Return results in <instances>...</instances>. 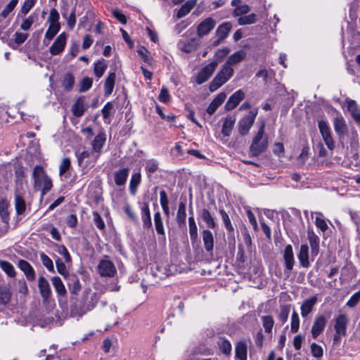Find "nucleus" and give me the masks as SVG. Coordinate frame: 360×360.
<instances>
[{"instance_id": "obj_51", "label": "nucleus", "mask_w": 360, "mask_h": 360, "mask_svg": "<svg viewBox=\"0 0 360 360\" xmlns=\"http://www.w3.org/2000/svg\"><path fill=\"white\" fill-rule=\"evenodd\" d=\"M300 327V318L298 314L294 311L291 316L290 330L292 333H297Z\"/></svg>"}, {"instance_id": "obj_15", "label": "nucleus", "mask_w": 360, "mask_h": 360, "mask_svg": "<svg viewBox=\"0 0 360 360\" xmlns=\"http://www.w3.org/2000/svg\"><path fill=\"white\" fill-rule=\"evenodd\" d=\"M10 206L9 202L6 199L0 200V218L1 221L5 224L6 231L8 228L10 214L8 212V207Z\"/></svg>"}, {"instance_id": "obj_26", "label": "nucleus", "mask_w": 360, "mask_h": 360, "mask_svg": "<svg viewBox=\"0 0 360 360\" xmlns=\"http://www.w3.org/2000/svg\"><path fill=\"white\" fill-rule=\"evenodd\" d=\"M141 219L144 228L150 229L152 227L150 212L147 203H144L141 207Z\"/></svg>"}, {"instance_id": "obj_53", "label": "nucleus", "mask_w": 360, "mask_h": 360, "mask_svg": "<svg viewBox=\"0 0 360 360\" xmlns=\"http://www.w3.org/2000/svg\"><path fill=\"white\" fill-rule=\"evenodd\" d=\"M219 213L221 216L222 220L224 223L226 230L229 232H233L234 229L231 224V220L229 219L228 214L224 210H220Z\"/></svg>"}, {"instance_id": "obj_14", "label": "nucleus", "mask_w": 360, "mask_h": 360, "mask_svg": "<svg viewBox=\"0 0 360 360\" xmlns=\"http://www.w3.org/2000/svg\"><path fill=\"white\" fill-rule=\"evenodd\" d=\"M38 286L44 302H47L51 295V289L49 281L43 276L39 278Z\"/></svg>"}, {"instance_id": "obj_43", "label": "nucleus", "mask_w": 360, "mask_h": 360, "mask_svg": "<svg viewBox=\"0 0 360 360\" xmlns=\"http://www.w3.org/2000/svg\"><path fill=\"white\" fill-rule=\"evenodd\" d=\"M0 267L10 277H14L15 271L11 263L7 261H0Z\"/></svg>"}, {"instance_id": "obj_12", "label": "nucleus", "mask_w": 360, "mask_h": 360, "mask_svg": "<svg viewBox=\"0 0 360 360\" xmlns=\"http://www.w3.org/2000/svg\"><path fill=\"white\" fill-rule=\"evenodd\" d=\"M67 36L65 33H61L50 46L49 51L52 56L60 54L65 49L66 44Z\"/></svg>"}, {"instance_id": "obj_36", "label": "nucleus", "mask_w": 360, "mask_h": 360, "mask_svg": "<svg viewBox=\"0 0 360 360\" xmlns=\"http://www.w3.org/2000/svg\"><path fill=\"white\" fill-rule=\"evenodd\" d=\"M346 102L347 110L351 113L352 118L355 119L360 116V108L356 101L354 100L348 99Z\"/></svg>"}, {"instance_id": "obj_18", "label": "nucleus", "mask_w": 360, "mask_h": 360, "mask_svg": "<svg viewBox=\"0 0 360 360\" xmlns=\"http://www.w3.org/2000/svg\"><path fill=\"white\" fill-rule=\"evenodd\" d=\"M105 134L103 132H100L95 136L92 142L93 151L97 153L95 159H97L99 157L101 149L105 142Z\"/></svg>"}, {"instance_id": "obj_16", "label": "nucleus", "mask_w": 360, "mask_h": 360, "mask_svg": "<svg viewBox=\"0 0 360 360\" xmlns=\"http://www.w3.org/2000/svg\"><path fill=\"white\" fill-rule=\"evenodd\" d=\"M231 28H232V25L229 22H224L217 27V29L216 30V35L218 37V39L214 43L215 45H218L221 41H223L228 36Z\"/></svg>"}, {"instance_id": "obj_48", "label": "nucleus", "mask_w": 360, "mask_h": 360, "mask_svg": "<svg viewBox=\"0 0 360 360\" xmlns=\"http://www.w3.org/2000/svg\"><path fill=\"white\" fill-rule=\"evenodd\" d=\"M18 3V0H11L10 2L4 7L0 15L6 18L9 13L15 8Z\"/></svg>"}, {"instance_id": "obj_1", "label": "nucleus", "mask_w": 360, "mask_h": 360, "mask_svg": "<svg viewBox=\"0 0 360 360\" xmlns=\"http://www.w3.org/2000/svg\"><path fill=\"white\" fill-rule=\"evenodd\" d=\"M34 179V188L41 192V196H44L49 192L52 186V180L47 175L44 169L41 166L34 167L32 172Z\"/></svg>"}, {"instance_id": "obj_63", "label": "nucleus", "mask_w": 360, "mask_h": 360, "mask_svg": "<svg viewBox=\"0 0 360 360\" xmlns=\"http://www.w3.org/2000/svg\"><path fill=\"white\" fill-rule=\"evenodd\" d=\"M93 215H94V221L96 227L101 230L104 229L105 227V223H104L103 220L102 219L101 215L97 212H94Z\"/></svg>"}, {"instance_id": "obj_38", "label": "nucleus", "mask_w": 360, "mask_h": 360, "mask_svg": "<svg viewBox=\"0 0 360 360\" xmlns=\"http://www.w3.org/2000/svg\"><path fill=\"white\" fill-rule=\"evenodd\" d=\"M189 234L192 241H195L198 238V227L193 216L188 218Z\"/></svg>"}, {"instance_id": "obj_37", "label": "nucleus", "mask_w": 360, "mask_h": 360, "mask_svg": "<svg viewBox=\"0 0 360 360\" xmlns=\"http://www.w3.org/2000/svg\"><path fill=\"white\" fill-rule=\"evenodd\" d=\"M307 236L311 248V252L317 254L319 250V238L313 231H309Z\"/></svg>"}, {"instance_id": "obj_64", "label": "nucleus", "mask_w": 360, "mask_h": 360, "mask_svg": "<svg viewBox=\"0 0 360 360\" xmlns=\"http://www.w3.org/2000/svg\"><path fill=\"white\" fill-rule=\"evenodd\" d=\"M360 300V290L354 293L347 302V306L354 307Z\"/></svg>"}, {"instance_id": "obj_41", "label": "nucleus", "mask_w": 360, "mask_h": 360, "mask_svg": "<svg viewBox=\"0 0 360 360\" xmlns=\"http://www.w3.org/2000/svg\"><path fill=\"white\" fill-rule=\"evenodd\" d=\"M262 326L266 333H271L274 325V321L271 316H262L261 317Z\"/></svg>"}, {"instance_id": "obj_61", "label": "nucleus", "mask_w": 360, "mask_h": 360, "mask_svg": "<svg viewBox=\"0 0 360 360\" xmlns=\"http://www.w3.org/2000/svg\"><path fill=\"white\" fill-rule=\"evenodd\" d=\"M58 20H59V13H58V12L55 8L51 9L50 13H49V18H48V22L51 25H53V24H60L58 22Z\"/></svg>"}, {"instance_id": "obj_25", "label": "nucleus", "mask_w": 360, "mask_h": 360, "mask_svg": "<svg viewBox=\"0 0 360 360\" xmlns=\"http://www.w3.org/2000/svg\"><path fill=\"white\" fill-rule=\"evenodd\" d=\"M202 237L206 251H212L214 248V237L212 232L208 229H205L202 232Z\"/></svg>"}, {"instance_id": "obj_59", "label": "nucleus", "mask_w": 360, "mask_h": 360, "mask_svg": "<svg viewBox=\"0 0 360 360\" xmlns=\"http://www.w3.org/2000/svg\"><path fill=\"white\" fill-rule=\"evenodd\" d=\"M311 352L313 356L316 358H321L323 356V352L322 347L316 343H312L311 345Z\"/></svg>"}, {"instance_id": "obj_10", "label": "nucleus", "mask_w": 360, "mask_h": 360, "mask_svg": "<svg viewBox=\"0 0 360 360\" xmlns=\"http://www.w3.org/2000/svg\"><path fill=\"white\" fill-rule=\"evenodd\" d=\"M96 295L95 293H92L90 290L85 291L84 292L83 305L82 312L79 313V316L86 313L87 311L93 309L96 304Z\"/></svg>"}, {"instance_id": "obj_35", "label": "nucleus", "mask_w": 360, "mask_h": 360, "mask_svg": "<svg viewBox=\"0 0 360 360\" xmlns=\"http://www.w3.org/2000/svg\"><path fill=\"white\" fill-rule=\"evenodd\" d=\"M53 285L56 292L60 296H64L66 294L65 288L62 282V280L58 276H54L51 278Z\"/></svg>"}, {"instance_id": "obj_33", "label": "nucleus", "mask_w": 360, "mask_h": 360, "mask_svg": "<svg viewBox=\"0 0 360 360\" xmlns=\"http://www.w3.org/2000/svg\"><path fill=\"white\" fill-rule=\"evenodd\" d=\"M248 346L244 342H239L236 346V356L240 360H247Z\"/></svg>"}, {"instance_id": "obj_5", "label": "nucleus", "mask_w": 360, "mask_h": 360, "mask_svg": "<svg viewBox=\"0 0 360 360\" xmlns=\"http://www.w3.org/2000/svg\"><path fill=\"white\" fill-rule=\"evenodd\" d=\"M348 321V318L345 314H339L336 317L334 326L335 330V334L333 338L334 342H338L340 337L346 335Z\"/></svg>"}, {"instance_id": "obj_3", "label": "nucleus", "mask_w": 360, "mask_h": 360, "mask_svg": "<svg viewBox=\"0 0 360 360\" xmlns=\"http://www.w3.org/2000/svg\"><path fill=\"white\" fill-rule=\"evenodd\" d=\"M234 70L224 64L210 84V90L214 91L225 84L233 76Z\"/></svg>"}, {"instance_id": "obj_56", "label": "nucleus", "mask_w": 360, "mask_h": 360, "mask_svg": "<svg viewBox=\"0 0 360 360\" xmlns=\"http://www.w3.org/2000/svg\"><path fill=\"white\" fill-rule=\"evenodd\" d=\"M93 80L91 78L85 77L82 79L79 85V92H85L90 89L92 86Z\"/></svg>"}, {"instance_id": "obj_60", "label": "nucleus", "mask_w": 360, "mask_h": 360, "mask_svg": "<svg viewBox=\"0 0 360 360\" xmlns=\"http://www.w3.org/2000/svg\"><path fill=\"white\" fill-rule=\"evenodd\" d=\"M249 6L246 4L237 6L233 12V16H239L247 13L249 11Z\"/></svg>"}, {"instance_id": "obj_29", "label": "nucleus", "mask_w": 360, "mask_h": 360, "mask_svg": "<svg viewBox=\"0 0 360 360\" xmlns=\"http://www.w3.org/2000/svg\"><path fill=\"white\" fill-rule=\"evenodd\" d=\"M245 56L246 53L244 51H238L229 57L225 64L231 67L232 65H236L242 61Z\"/></svg>"}, {"instance_id": "obj_49", "label": "nucleus", "mask_w": 360, "mask_h": 360, "mask_svg": "<svg viewBox=\"0 0 360 360\" xmlns=\"http://www.w3.org/2000/svg\"><path fill=\"white\" fill-rule=\"evenodd\" d=\"M256 22V15L255 14H250L240 17L238 19V23L240 25H251Z\"/></svg>"}, {"instance_id": "obj_28", "label": "nucleus", "mask_w": 360, "mask_h": 360, "mask_svg": "<svg viewBox=\"0 0 360 360\" xmlns=\"http://www.w3.org/2000/svg\"><path fill=\"white\" fill-rule=\"evenodd\" d=\"M196 0H188L181 6L176 13L178 18H181L186 15L191 9L195 6Z\"/></svg>"}, {"instance_id": "obj_46", "label": "nucleus", "mask_w": 360, "mask_h": 360, "mask_svg": "<svg viewBox=\"0 0 360 360\" xmlns=\"http://www.w3.org/2000/svg\"><path fill=\"white\" fill-rule=\"evenodd\" d=\"M316 214L318 216L315 218V224L318 229H319L321 231L325 232L328 229V224L326 221L320 217L323 216V214L321 212H316Z\"/></svg>"}, {"instance_id": "obj_45", "label": "nucleus", "mask_w": 360, "mask_h": 360, "mask_svg": "<svg viewBox=\"0 0 360 360\" xmlns=\"http://www.w3.org/2000/svg\"><path fill=\"white\" fill-rule=\"evenodd\" d=\"M11 293L8 288H0V303L6 305L11 300Z\"/></svg>"}, {"instance_id": "obj_11", "label": "nucleus", "mask_w": 360, "mask_h": 360, "mask_svg": "<svg viewBox=\"0 0 360 360\" xmlns=\"http://www.w3.org/2000/svg\"><path fill=\"white\" fill-rule=\"evenodd\" d=\"M216 25V21L212 18H207L202 21L198 26L197 34L202 37L208 34Z\"/></svg>"}, {"instance_id": "obj_17", "label": "nucleus", "mask_w": 360, "mask_h": 360, "mask_svg": "<svg viewBox=\"0 0 360 360\" xmlns=\"http://www.w3.org/2000/svg\"><path fill=\"white\" fill-rule=\"evenodd\" d=\"M283 259L285 268L289 271H292L295 264V258L292 251V247L291 245H288L285 246L283 253Z\"/></svg>"}, {"instance_id": "obj_52", "label": "nucleus", "mask_w": 360, "mask_h": 360, "mask_svg": "<svg viewBox=\"0 0 360 360\" xmlns=\"http://www.w3.org/2000/svg\"><path fill=\"white\" fill-rule=\"evenodd\" d=\"M141 182V174L135 173L131 176L130 181V190L131 193H135L137 186Z\"/></svg>"}, {"instance_id": "obj_50", "label": "nucleus", "mask_w": 360, "mask_h": 360, "mask_svg": "<svg viewBox=\"0 0 360 360\" xmlns=\"http://www.w3.org/2000/svg\"><path fill=\"white\" fill-rule=\"evenodd\" d=\"M218 345L224 354H229L231 353V345L227 340L220 338L218 341Z\"/></svg>"}, {"instance_id": "obj_40", "label": "nucleus", "mask_w": 360, "mask_h": 360, "mask_svg": "<svg viewBox=\"0 0 360 360\" xmlns=\"http://www.w3.org/2000/svg\"><path fill=\"white\" fill-rule=\"evenodd\" d=\"M160 205L162 207L163 212L166 217H169L170 214L169 207V200L167 195V193L165 191H161L160 193Z\"/></svg>"}, {"instance_id": "obj_58", "label": "nucleus", "mask_w": 360, "mask_h": 360, "mask_svg": "<svg viewBox=\"0 0 360 360\" xmlns=\"http://www.w3.org/2000/svg\"><path fill=\"white\" fill-rule=\"evenodd\" d=\"M69 290L72 294L77 295L81 290V284L78 278H75L72 280L69 284Z\"/></svg>"}, {"instance_id": "obj_54", "label": "nucleus", "mask_w": 360, "mask_h": 360, "mask_svg": "<svg viewBox=\"0 0 360 360\" xmlns=\"http://www.w3.org/2000/svg\"><path fill=\"white\" fill-rule=\"evenodd\" d=\"M75 79L72 74L68 73L63 80V86L68 91L70 90L74 84Z\"/></svg>"}, {"instance_id": "obj_30", "label": "nucleus", "mask_w": 360, "mask_h": 360, "mask_svg": "<svg viewBox=\"0 0 360 360\" xmlns=\"http://www.w3.org/2000/svg\"><path fill=\"white\" fill-rule=\"evenodd\" d=\"M115 73L111 72L108 75V77L106 78L104 84V90L105 96H110L112 94L115 86Z\"/></svg>"}, {"instance_id": "obj_34", "label": "nucleus", "mask_w": 360, "mask_h": 360, "mask_svg": "<svg viewBox=\"0 0 360 360\" xmlns=\"http://www.w3.org/2000/svg\"><path fill=\"white\" fill-rule=\"evenodd\" d=\"M201 217L203 219V221L206 223L207 227L210 229L216 228L217 223L208 210L203 209L202 210Z\"/></svg>"}, {"instance_id": "obj_8", "label": "nucleus", "mask_w": 360, "mask_h": 360, "mask_svg": "<svg viewBox=\"0 0 360 360\" xmlns=\"http://www.w3.org/2000/svg\"><path fill=\"white\" fill-rule=\"evenodd\" d=\"M97 269L101 276L112 277L116 274L115 266L110 260H101Z\"/></svg>"}, {"instance_id": "obj_19", "label": "nucleus", "mask_w": 360, "mask_h": 360, "mask_svg": "<svg viewBox=\"0 0 360 360\" xmlns=\"http://www.w3.org/2000/svg\"><path fill=\"white\" fill-rule=\"evenodd\" d=\"M316 302L317 297L316 296H312L302 302L300 308L301 315L302 317H307L312 311L313 307L316 304Z\"/></svg>"}, {"instance_id": "obj_7", "label": "nucleus", "mask_w": 360, "mask_h": 360, "mask_svg": "<svg viewBox=\"0 0 360 360\" xmlns=\"http://www.w3.org/2000/svg\"><path fill=\"white\" fill-rule=\"evenodd\" d=\"M217 65L218 63L217 61H213L205 66L198 73L196 78V82L198 84H201L208 80L214 72Z\"/></svg>"}, {"instance_id": "obj_4", "label": "nucleus", "mask_w": 360, "mask_h": 360, "mask_svg": "<svg viewBox=\"0 0 360 360\" xmlns=\"http://www.w3.org/2000/svg\"><path fill=\"white\" fill-rule=\"evenodd\" d=\"M257 113V108L252 109L238 122V131L240 135L244 136L248 134Z\"/></svg>"}, {"instance_id": "obj_21", "label": "nucleus", "mask_w": 360, "mask_h": 360, "mask_svg": "<svg viewBox=\"0 0 360 360\" xmlns=\"http://www.w3.org/2000/svg\"><path fill=\"white\" fill-rule=\"evenodd\" d=\"M236 122V117L233 115L226 116L223 122L221 133L224 136H229Z\"/></svg>"}, {"instance_id": "obj_20", "label": "nucleus", "mask_w": 360, "mask_h": 360, "mask_svg": "<svg viewBox=\"0 0 360 360\" xmlns=\"http://www.w3.org/2000/svg\"><path fill=\"white\" fill-rule=\"evenodd\" d=\"M18 266L22 271L29 281H33L35 278V272L30 263L24 259L18 262Z\"/></svg>"}, {"instance_id": "obj_42", "label": "nucleus", "mask_w": 360, "mask_h": 360, "mask_svg": "<svg viewBox=\"0 0 360 360\" xmlns=\"http://www.w3.org/2000/svg\"><path fill=\"white\" fill-rule=\"evenodd\" d=\"M107 68V64L103 59L98 60L94 65V73L98 78L101 77Z\"/></svg>"}, {"instance_id": "obj_22", "label": "nucleus", "mask_w": 360, "mask_h": 360, "mask_svg": "<svg viewBox=\"0 0 360 360\" xmlns=\"http://www.w3.org/2000/svg\"><path fill=\"white\" fill-rule=\"evenodd\" d=\"M300 264L304 268H308L310 265L309 261V248L307 245H302L300 246V252L297 255Z\"/></svg>"}, {"instance_id": "obj_47", "label": "nucleus", "mask_w": 360, "mask_h": 360, "mask_svg": "<svg viewBox=\"0 0 360 360\" xmlns=\"http://www.w3.org/2000/svg\"><path fill=\"white\" fill-rule=\"evenodd\" d=\"M60 27V24H50L45 34L46 38H47L49 40L52 39L59 32Z\"/></svg>"}, {"instance_id": "obj_23", "label": "nucleus", "mask_w": 360, "mask_h": 360, "mask_svg": "<svg viewBox=\"0 0 360 360\" xmlns=\"http://www.w3.org/2000/svg\"><path fill=\"white\" fill-rule=\"evenodd\" d=\"M333 125L334 129L338 136H342L347 131L345 120L340 115L334 118Z\"/></svg>"}, {"instance_id": "obj_62", "label": "nucleus", "mask_w": 360, "mask_h": 360, "mask_svg": "<svg viewBox=\"0 0 360 360\" xmlns=\"http://www.w3.org/2000/svg\"><path fill=\"white\" fill-rule=\"evenodd\" d=\"M158 99L160 102L167 103L170 101V95L169 94V91L165 87H162L160 93L158 96Z\"/></svg>"}, {"instance_id": "obj_57", "label": "nucleus", "mask_w": 360, "mask_h": 360, "mask_svg": "<svg viewBox=\"0 0 360 360\" xmlns=\"http://www.w3.org/2000/svg\"><path fill=\"white\" fill-rule=\"evenodd\" d=\"M40 259L43 265L51 271H53V264L52 260L44 253L40 254Z\"/></svg>"}, {"instance_id": "obj_39", "label": "nucleus", "mask_w": 360, "mask_h": 360, "mask_svg": "<svg viewBox=\"0 0 360 360\" xmlns=\"http://www.w3.org/2000/svg\"><path fill=\"white\" fill-rule=\"evenodd\" d=\"M154 222L157 233L160 235L164 236L165 229L161 214L160 212H157L154 214Z\"/></svg>"}, {"instance_id": "obj_32", "label": "nucleus", "mask_w": 360, "mask_h": 360, "mask_svg": "<svg viewBox=\"0 0 360 360\" xmlns=\"http://www.w3.org/2000/svg\"><path fill=\"white\" fill-rule=\"evenodd\" d=\"M186 204L183 202H181L179 204V207L176 213V221L179 226L186 224Z\"/></svg>"}, {"instance_id": "obj_27", "label": "nucleus", "mask_w": 360, "mask_h": 360, "mask_svg": "<svg viewBox=\"0 0 360 360\" xmlns=\"http://www.w3.org/2000/svg\"><path fill=\"white\" fill-rule=\"evenodd\" d=\"M129 174V169L123 168L115 172V183L117 186L125 184Z\"/></svg>"}, {"instance_id": "obj_9", "label": "nucleus", "mask_w": 360, "mask_h": 360, "mask_svg": "<svg viewBox=\"0 0 360 360\" xmlns=\"http://www.w3.org/2000/svg\"><path fill=\"white\" fill-rule=\"evenodd\" d=\"M327 323V319L322 314L316 316L311 327V333L314 339L323 331Z\"/></svg>"}, {"instance_id": "obj_31", "label": "nucleus", "mask_w": 360, "mask_h": 360, "mask_svg": "<svg viewBox=\"0 0 360 360\" xmlns=\"http://www.w3.org/2000/svg\"><path fill=\"white\" fill-rule=\"evenodd\" d=\"M15 208L18 215L22 214L26 209L25 201L18 193H15Z\"/></svg>"}, {"instance_id": "obj_2", "label": "nucleus", "mask_w": 360, "mask_h": 360, "mask_svg": "<svg viewBox=\"0 0 360 360\" xmlns=\"http://www.w3.org/2000/svg\"><path fill=\"white\" fill-rule=\"evenodd\" d=\"M265 124L263 122L255 136L253 138L250 147V152L253 156H257L263 153L268 146V139L264 134Z\"/></svg>"}, {"instance_id": "obj_55", "label": "nucleus", "mask_w": 360, "mask_h": 360, "mask_svg": "<svg viewBox=\"0 0 360 360\" xmlns=\"http://www.w3.org/2000/svg\"><path fill=\"white\" fill-rule=\"evenodd\" d=\"M71 166V161L69 158H64L59 167V175H64Z\"/></svg>"}, {"instance_id": "obj_6", "label": "nucleus", "mask_w": 360, "mask_h": 360, "mask_svg": "<svg viewBox=\"0 0 360 360\" xmlns=\"http://www.w3.org/2000/svg\"><path fill=\"white\" fill-rule=\"evenodd\" d=\"M318 127L328 148L333 150L335 148V142L332 137L331 131L328 123L324 120H321L318 123Z\"/></svg>"}, {"instance_id": "obj_44", "label": "nucleus", "mask_w": 360, "mask_h": 360, "mask_svg": "<svg viewBox=\"0 0 360 360\" xmlns=\"http://www.w3.org/2000/svg\"><path fill=\"white\" fill-rule=\"evenodd\" d=\"M309 155V147L304 146L302 148V151L299 156L297 158L296 164L301 167L304 165L306 160L308 159Z\"/></svg>"}, {"instance_id": "obj_13", "label": "nucleus", "mask_w": 360, "mask_h": 360, "mask_svg": "<svg viewBox=\"0 0 360 360\" xmlns=\"http://www.w3.org/2000/svg\"><path fill=\"white\" fill-rule=\"evenodd\" d=\"M245 98V93L243 90L239 89L233 93L229 98L225 104V109L226 110H233L240 102Z\"/></svg>"}, {"instance_id": "obj_24", "label": "nucleus", "mask_w": 360, "mask_h": 360, "mask_svg": "<svg viewBox=\"0 0 360 360\" xmlns=\"http://www.w3.org/2000/svg\"><path fill=\"white\" fill-rule=\"evenodd\" d=\"M86 110V106L83 97H79L77 99L76 102L72 107V112L73 115L77 117L82 116Z\"/></svg>"}]
</instances>
